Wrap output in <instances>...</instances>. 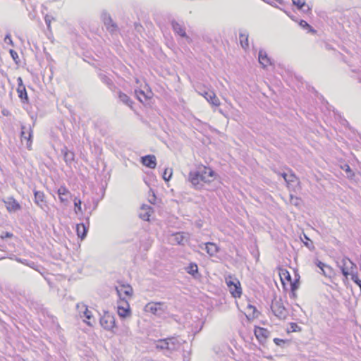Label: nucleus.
<instances>
[{
	"label": "nucleus",
	"mask_w": 361,
	"mask_h": 361,
	"mask_svg": "<svg viewBox=\"0 0 361 361\" xmlns=\"http://www.w3.org/2000/svg\"><path fill=\"white\" fill-rule=\"evenodd\" d=\"M226 283L231 294L233 298H237L241 296L242 288L240 283L236 278H233L231 276H229L228 277L226 278Z\"/></svg>",
	"instance_id": "1"
},
{
	"label": "nucleus",
	"mask_w": 361,
	"mask_h": 361,
	"mask_svg": "<svg viewBox=\"0 0 361 361\" xmlns=\"http://www.w3.org/2000/svg\"><path fill=\"white\" fill-rule=\"evenodd\" d=\"M188 180L192 184L194 188L201 190L204 187L205 177L201 175V171L198 168L196 171H191L188 177Z\"/></svg>",
	"instance_id": "2"
},
{
	"label": "nucleus",
	"mask_w": 361,
	"mask_h": 361,
	"mask_svg": "<svg viewBox=\"0 0 361 361\" xmlns=\"http://www.w3.org/2000/svg\"><path fill=\"white\" fill-rule=\"evenodd\" d=\"M101 326L107 331H113L116 327L114 316L109 312H104V315L100 317Z\"/></svg>",
	"instance_id": "3"
},
{
	"label": "nucleus",
	"mask_w": 361,
	"mask_h": 361,
	"mask_svg": "<svg viewBox=\"0 0 361 361\" xmlns=\"http://www.w3.org/2000/svg\"><path fill=\"white\" fill-rule=\"evenodd\" d=\"M117 313L121 319H126L130 316V307L126 300L121 299L118 302V305L117 306Z\"/></svg>",
	"instance_id": "4"
},
{
	"label": "nucleus",
	"mask_w": 361,
	"mask_h": 361,
	"mask_svg": "<svg viewBox=\"0 0 361 361\" xmlns=\"http://www.w3.org/2000/svg\"><path fill=\"white\" fill-rule=\"evenodd\" d=\"M274 315L280 319H285L288 316V311L280 301H276L271 306Z\"/></svg>",
	"instance_id": "5"
},
{
	"label": "nucleus",
	"mask_w": 361,
	"mask_h": 361,
	"mask_svg": "<svg viewBox=\"0 0 361 361\" xmlns=\"http://www.w3.org/2000/svg\"><path fill=\"white\" fill-rule=\"evenodd\" d=\"M34 192V202L40 207L42 210L47 212L49 209L47 202L45 198L44 192L39 190H33Z\"/></svg>",
	"instance_id": "6"
},
{
	"label": "nucleus",
	"mask_w": 361,
	"mask_h": 361,
	"mask_svg": "<svg viewBox=\"0 0 361 361\" xmlns=\"http://www.w3.org/2000/svg\"><path fill=\"white\" fill-rule=\"evenodd\" d=\"M164 302H151L146 305L145 311L152 313L154 315L160 316L164 313V310L162 306L164 305Z\"/></svg>",
	"instance_id": "7"
},
{
	"label": "nucleus",
	"mask_w": 361,
	"mask_h": 361,
	"mask_svg": "<svg viewBox=\"0 0 361 361\" xmlns=\"http://www.w3.org/2000/svg\"><path fill=\"white\" fill-rule=\"evenodd\" d=\"M337 264L340 268L343 275L345 277H348V276L350 275L349 270L353 267V265L352 261L347 257H344L341 261L338 262Z\"/></svg>",
	"instance_id": "8"
},
{
	"label": "nucleus",
	"mask_w": 361,
	"mask_h": 361,
	"mask_svg": "<svg viewBox=\"0 0 361 361\" xmlns=\"http://www.w3.org/2000/svg\"><path fill=\"white\" fill-rule=\"evenodd\" d=\"M201 171V175L202 177H205V180H203L204 183H211L216 176V173L209 167L202 166L199 167Z\"/></svg>",
	"instance_id": "9"
},
{
	"label": "nucleus",
	"mask_w": 361,
	"mask_h": 361,
	"mask_svg": "<svg viewBox=\"0 0 361 361\" xmlns=\"http://www.w3.org/2000/svg\"><path fill=\"white\" fill-rule=\"evenodd\" d=\"M21 139H25L27 140V147L28 149H30L31 144H32V130L30 126H21V132H20Z\"/></svg>",
	"instance_id": "10"
},
{
	"label": "nucleus",
	"mask_w": 361,
	"mask_h": 361,
	"mask_svg": "<svg viewBox=\"0 0 361 361\" xmlns=\"http://www.w3.org/2000/svg\"><path fill=\"white\" fill-rule=\"evenodd\" d=\"M254 332L255 336L262 344L266 342L267 338L270 335V331L263 327H255Z\"/></svg>",
	"instance_id": "11"
},
{
	"label": "nucleus",
	"mask_w": 361,
	"mask_h": 361,
	"mask_svg": "<svg viewBox=\"0 0 361 361\" xmlns=\"http://www.w3.org/2000/svg\"><path fill=\"white\" fill-rule=\"evenodd\" d=\"M86 224L85 223H80L77 224L76 226V232L78 238H80L81 240H83L86 238L87 233L88 231L89 228V217L86 218Z\"/></svg>",
	"instance_id": "12"
},
{
	"label": "nucleus",
	"mask_w": 361,
	"mask_h": 361,
	"mask_svg": "<svg viewBox=\"0 0 361 361\" xmlns=\"http://www.w3.org/2000/svg\"><path fill=\"white\" fill-rule=\"evenodd\" d=\"M60 202L64 205H68L69 203V197H71L70 191L65 187L61 186L57 191Z\"/></svg>",
	"instance_id": "13"
},
{
	"label": "nucleus",
	"mask_w": 361,
	"mask_h": 361,
	"mask_svg": "<svg viewBox=\"0 0 361 361\" xmlns=\"http://www.w3.org/2000/svg\"><path fill=\"white\" fill-rule=\"evenodd\" d=\"M141 163L149 168V169H155L157 166V159L156 157L153 154H148L141 157Z\"/></svg>",
	"instance_id": "14"
},
{
	"label": "nucleus",
	"mask_w": 361,
	"mask_h": 361,
	"mask_svg": "<svg viewBox=\"0 0 361 361\" xmlns=\"http://www.w3.org/2000/svg\"><path fill=\"white\" fill-rule=\"evenodd\" d=\"M4 202L6 204V209L9 212H15L21 209L18 202L13 197H8Z\"/></svg>",
	"instance_id": "15"
},
{
	"label": "nucleus",
	"mask_w": 361,
	"mask_h": 361,
	"mask_svg": "<svg viewBox=\"0 0 361 361\" xmlns=\"http://www.w3.org/2000/svg\"><path fill=\"white\" fill-rule=\"evenodd\" d=\"M116 97L118 98L119 102L123 103V104L129 106L130 109H133V101L130 98L128 95L126 93L123 92L121 90H118L116 92Z\"/></svg>",
	"instance_id": "16"
},
{
	"label": "nucleus",
	"mask_w": 361,
	"mask_h": 361,
	"mask_svg": "<svg viewBox=\"0 0 361 361\" xmlns=\"http://www.w3.org/2000/svg\"><path fill=\"white\" fill-rule=\"evenodd\" d=\"M202 95L213 106H219L220 105V101L214 92L204 91Z\"/></svg>",
	"instance_id": "17"
},
{
	"label": "nucleus",
	"mask_w": 361,
	"mask_h": 361,
	"mask_svg": "<svg viewBox=\"0 0 361 361\" xmlns=\"http://www.w3.org/2000/svg\"><path fill=\"white\" fill-rule=\"evenodd\" d=\"M171 26L175 33L180 35L181 37L189 38L187 35L184 26L178 22L173 20L171 21Z\"/></svg>",
	"instance_id": "18"
},
{
	"label": "nucleus",
	"mask_w": 361,
	"mask_h": 361,
	"mask_svg": "<svg viewBox=\"0 0 361 361\" xmlns=\"http://www.w3.org/2000/svg\"><path fill=\"white\" fill-rule=\"evenodd\" d=\"M139 216L144 221H149V216L153 212V209L149 205L143 204L140 208Z\"/></svg>",
	"instance_id": "19"
},
{
	"label": "nucleus",
	"mask_w": 361,
	"mask_h": 361,
	"mask_svg": "<svg viewBox=\"0 0 361 361\" xmlns=\"http://www.w3.org/2000/svg\"><path fill=\"white\" fill-rule=\"evenodd\" d=\"M61 152L63 154V159L67 165L71 166L74 161L75 159V154L73 152L70 151L67 149L66 147H65L62 150Z\"/></svg>",
	"instance_id": "20"
},
{
	"label": "nucleus",
	"mask_w": 361,
	"mask_h": 361,
	"mask_svg": "<svg viewBox=\"0 0 361 361\" xmlns=\"http://www.w3.org/2000/svg\"><path fill=\"white\" fill-rule=\"evenodd\" d=\"M98 77L110 90L116 87L113 80L105 73L100 71L98 73Z\"/></svg>",
	"instance_id": "21"
},
{
	"label": "nucleus",
	"mask_w": 361,
	"mask_h": 361,
	"mask_svg": "<svg viewBox=\"0 0 361 361\" xmlns=\"http://www.w3.org/2000/svg\"><path fill=\"white\" fill-rule=\"evenodd\" d=\"M116 292L119 296L120 300L123 299L121 298L122 293L126 295L131 296L133 295V288L130 285H123L121 288H116Z\"/></svg>",
	"instance_id": "22"
},
{
	"label": "nucleus",
	"mask_w": 361,
	"mask_h": 361,
	"mask_svg": "<svg viewBox=\"0 0 361 361\" xmlns=\"http://www.w3.org/2000/svg\"><path fill=\"white\" fill-rule=\"evenodd\" d=\"M259 62L265 68L268 64H271L270 59L268 57L267 54L264 50L261 49L259 51Z\"/></svg>",
	"instance_id": "23"
},
{
	"label": "nucleus",
	"mask_w": 361,
	"mask_h": 361,
	"mask_svg": "<svg viewBox=\"0 0 361 361\" xmlns=\"http://www.w3.org/2000/svg\"><path fill=\"white\" fill-rule=\"evenodd\" d=\"M17 92L18 97L20 99L21 102L24 104L29 103V98L27 96V93L25 87H17Z\"/></svg>",
	"instance_id": "24"
},
{
	"label": "nucleus",
	"mask_w": 361,
	"mask_h": 361,
	"mask_svg": "<svg viewBox=\"0 0 361 361\" xmlns=\"http://www.w3.org/2000/svg\"><path fill=\"white\" fill-rule=\"evenodd\" d=\"M315 264L317 267H318L322 271V273L324 276H330L331 270L329 266L326 265V264L323 263L322 262L318 259L317 260Z\"/></svg>",
	"instance_id": "25"
},
{
	"label": "nucleus",
	"mask_w": 361,
	"mask_h": 361,
	"mask_svg": "<svg viewBox=\"0 0 361 361\" xmlns=\"http://www.w3.org/2000/svg\"><path fill=\"white\" fill-rule=\"evenodd\" d=\"M205 250L210 256H214L219 252V247L214 243H205Z\"/></svg>",
	"instance_id": "26"
},
{
	"label": "nucleus",
	"mask_w": 361,
	"mask_h": 361,
	"mask_svg": "<svg viewBox=\"0 0 361 361\" xmlns=\"http://www.w3.org/2000/svg\"><path fill=\"white\" fill-rule=\"evenodd\" d=\"M185 271L188 274L192 276L194 278H197L198 274V267L196 263L191 262L189 265L185 268Z\"/></svg>",
	"instance_id": "27"
},
{
	"label": "nucleus",
	"mask_w": 361,
	"mask_h": 361,
	"mask_svg": "<svg viewBox=\"0 0 361 361\" xmlns=\"http://www.w3.org/2000/svg\"><path fill=\"white\" fill-rule=\"evenodd\" d=\"M246 310L248 313V314L247 315V317L248 319L257 318L259 314V312L257 310L256 307L250 304L247 305Z\"/></svg>",
	"instance_id": "28"
},
{
	"label": "nucleus",
	"mask_w": 361,
	"mask_h": 361,
	"mask_svg": "<svg viewBox=\"0 0 361 361\" xmlns=\"http://www.w3.org/2000/svg\"><path fill=\"white\" fill-rule=\"evenodd\" d=\"M240 44L242 46V47L245 49H246L247 48H248L249 47V44H248V37H249V35H248V32L245 30L243 31V32H240Z\"/></svg>",
	"instance_id": "29"
},
{
	"label": "nucleus",
	"mask_w": 361,
	"mask_h": 361,
	"mask_svg": "<svg viewBox=\"0 0 361 361\" xmlns=\"http://www.w3.org/2000/svg\"><path fill=\"white\" fill-rule=\"evenodd\" d=\"M135 94L137 95V99L142 103L144 102V100L150 99L152 95V92L151 91L148 93H145V92L142 90H139L138 92L135 90Z\"/></svg>",
	"instance_id": "30"
},
{
	"label": "nucleus",
	"mask_w": 361,
	"mask_h": 361,
	"mask_svg": "<svg viewBox=\"0 0 361 361\" xmlns=\"http://www.w3.org/2000/svg\"><path fill=\"white\" fill-rule=\"evenodd\" d=\"M341 169L346 173L347 178L350 180L354 179L355 174L348 164H344L343 166H341Z\"/></svg>",
	"instance_id": "31"
},
{
	"label": "nucleus",
	"mask_w": 361,
	"mask_h": 361,
	"mask_svg": "<svg viewBox=\"0 0 361 361\" xmlns=\"http://www.w3.org/2000/svg\"><path fill=\"white\" fill-rule=\"evenodd\" d=\"M102 18L106 28L109 27L112 23H114L111 16L106 12H103L102 13Z\"/></svg>",
	"instance_id": "32"
},
{
	"label": "nucleus",
	"mask_w": 361,
	"mask_h": 361,
	"mask_svg": "<svg viewBox=\"0 0 361 361\" xmlns=\"http://www.w3.org/2000/svg\"><path fill=\"white\" fill-rule=\"evenodd\" d=\"M304 238L306 240V241H304L302 238H301V240L303 242L304 245L310 250L313 251L315 249V247L314 245L313 242L310 239V238L304 234Z\"/></svg>",
	"instance_id": "33"
},
{
	"label": "nucleus",
	"mask_w": 361,
	"mask_h": 361,
	"mask_svg": "<svg viewBox=\"0 0 361 361\" xmlns=\"http://www.w3.org/2000/svg\"><path fill=\"white\" fill-rule=\"evenodd\" d=\"M299 25L304 29L307 30V32L315 33L316 30L305 20H300Z\"/></svg>",
	"instance_id": "34"
},
{
	"label": "nucleus",
	"mask_w": 361,
	"mask_h": 361,
	"mask_svg": "<svg viewBox=\"0 0 361 361\" xmlns=\"http://www.w3.org/2000/svg\"><path fill=\"white\" fill-rule=\"evenodd\" d=\"M293 4L295 5L298 9L302 10L304 6H307V11L310 10V7L306 5L305 1H302L301 0H292Z\"/></svg>",
	"instance_id": "35"
},
{
	"label": "nucleus",
	"mask_w": 361,
	"mask_h": 361,
	"mask_svg": "<svg viewBox=\"0 0 361 361\" xmlns=\"http://www.w3.org/2000/svg\"><path fill=\"white\" fill-rule=\"evenodd\" d=\"M172 174H173V170L172 169H166L162 174V178L163 179L166 181V182H168L170 180V179L172 177Z\"/></svg>",
	"instance_id": "36"
},
{
	"label": "nucleus",
	"mask_w": 361,
	"mask_h": 361,
	"mask_svg": "<svg viewBox=\"0 0 361 361\" xmlns=\"http://www.w3.org/2000/svg\"><path fill=\"white\" fill-rule=\"evenodd\" d=\"M157 349L160 350H167L169 348V345H167V341L165 338L159 339L158 341V343L156 345Z\"/></svg>",
	"instance_id": "37"
},
{
	"label": "nucleus",
	"mask_w": 361,
	"mask_h": 361,
	"mask_svg": "<svg viewBox=\"0 0 361 361\" xmlns=\"http://www.w3.org/2000/svg\"><path fill=\"white\" fill-rule=\"evenodd\" d=\"M301 202V199L290 194V203L294 206L299 207Z\"/></svg>",
	"instance_id": "38"
},
{
	"label": "nucleus",
	"mask_w": 361,
	"mask_h": 361,
	"mask_svg": "<svg viewBox=\"0 0 361 361\" xmlns=\"http://www.w3.org/2000/svg\"><path fill=\"white\" fill-rule=\"evenodd\" d=\"M299 279H300V276H298V278L295 279L294 281H291V282H290L291 292H295L298 289Z\"/></svg>",
	"instance_id": "39"
},
{
	"label": "nucleus",
	"mask_w": 361,
	"mask_h": 361,
	"mask_svg": "<svg viewBox=\"0 0 361 361\" xmlns=\"http://www.w3.org/2000/svg\"><path fill=\"white\" fill-rule=\"evenodd\" d=\"M106 30L111 34H116L118 31V25L116 23H112L109 27H106Z\"/></svg>",
	"instance_id": "40"
},
{
	"label": "nucleus",
	"mask_w": 361,
	"mask_h": 361,
	"mask_svg": "<svg viewBox=\"0 0 361 361\" xmlns=\"http://www.w3.org/2000/svg\"><path fill=\"white\" fill-rule=\"evenodd\" d=\"M81 204H82V202L80 199H78V197H75L74 199V206H75V212L76 214H78L79 212H82V208H81Z\"/></svg>",
	"instance_id": "41"
},
{
	"label": "nucleus",
	"mask_w": 361,
	"mask_h": 361,
	"mask_svg": "<svg viewBox=\"0 0 361 361\" xmlns=\"http://www.w3.org/2000/svg\"><path fill=\"white\" fill-rule=\"evenodd\" d=\"M175 240L180 245H184L187 241V239L179 233L176 234Z\"/></svg>",
	"instance_id": "42"
},
{
	"label": "nucleus",
	"mask_w": 361,
	"mask_h": 361,
	"mask_svg": "<svg viewBox=\"0 0 361 361\" xmlns=\"http://www.w3.org/2000/svg\"><path fill=\"white\" fill-rule=\"evenodd\" d=\"M169 341L173 345V347L175 350L178 349V347L180 346V343L178 342V340L176 337H169Z\"/></svg>",
	"instance_id": "43"
},
{
	"label": "nucleus",
	"mask_w": 361,
	"mask_h": 361,
	"mask_svg": "<svg viewBox=\"0 0 361 361\" xmlns=\"http://www.w3.org/2000/svg\"><path fill=\"white\" fill-rule=\"evenodd\" d=\"M274 343L276 345L283 347L285 343L288 342V340H283V339L278 338H275L274 339Z\"/></svg>",
	"instance_id": "44"
},
{
	"label": "nucleus",
	"mask_w": 361,
	"mask_h": 361,
	"mask_svg": "<svg viewBox=\"0 0 361 361\" xmlns=\"http://www.w3.org/2000/svg\"><path fill=\"white\" fill-rule=\"evenodd\" d=\"M339 117H340V118H339L340 123L342 126H345V127L348 128L350 130H351L352 128L350 126L348 121L345 118H343L341 116Z\"/></svg>",
	"instance_id": "45"
},
{
	"label": "nucleus",
	"mask_w": 361,
	"mask_h": 361,
	"mask_svg": "<svg viewBox=\"0 0 361 361\" xmlns=\"http://www.w3.org/2000/svg\"><path fill=\"white\" fill-rule=\"evenodd\" d=\"M9 53H10L11 58L13 59V61L16 62V63L18 64V61H17V59H18V53L13 49H10Z\"/></svg>",
	"instance_id": "46"
},
{
	"label": "nucleus",
	"mask_w": 361,
	"mask_h": 361,
	"mask_svg": "<svg viewBox=\"0 0 361 361\" xmlns=\"http://www.w3.org/2000/svg\"><path fill=\"white\" fill-rule=\"evenodd\" d=\"M291 331L296 332L301 331V327L299 326L296 323L292 322L290 324Z\"/></svg>",
	"instance_id": "47"
},
{
	"label": "nucleus",
	"mask_w": 361,
	"mask_h": 361,
	"mask_svg": "<svg viewBox=\"0 0 361 361\" xmlns=\"http://www.w3.org/2000/svg\"><path fill=\"white\" fill-rule=\"evenodd\" d=\"M298 180L296 176L294 174V173H290L289 176L288 175V181L286 182V183L288 185H289L290 183L292 182H295Z\"/></svg>",
	"instance_id": "48"
},
{
	"label": "nucleus",
	"mask_w": 361,
	"mask_h": 361,
	"mask_svg": "<svg viewBox=\"0 0 361 361\" xmlns=\"http://www.w3.org/2000/svg\"><path fill=\"white\" fill-rule=\"evenodd\" d=\"M351 279L357 285L361 283V280L359 279L356 273L351 274Z\"/></svg>",
	"instance_id": "49"
},
{
	"label": "nucleus",
	"mask_w": 361,
	"mask_h": 361,
	"mask_svg": "<svg viewBox=\"0 0 361 361\" xmlns=\"http://www.w3.org/2000/svg\"><path fill=\"white\" fill-rule=\"evenodd\" d=\"M282 275L284 276V278L288 281L291 282L292 278L290 275L289 272L287 270H283L282 272Z\"/></svg>",
	"instance_id": "50"
},
{
	"label": "nucleus",
	"mask_w": 361,
	"mask_h": 361,
	"mask_svg": "<svg viewBox=\"0 0 361 361\" xmlns=\"http://www.w3.org/2000/svg\"><path fill=\"white\" fill-rule=\"evenodd\" d=\"M4 42L6 44H9L11 46H13V42L12 41L11 37L10 34H7L4 37Z\"/></svg>",
	"instance_id": "51"
},
{
	"label": "nucleus",
	"mask_w": 361,
	"mask_h": 361,
	"mask_svg": "<svg viewBox=\"0 0 361 361\" xmlns=\"http://www.w3.org/2000/svg\"><path fill=\"white\" fill-rule=\"evenodd\" d=\"M84 316L87 319H90L92 317V312L89 310L87 307L85 308V310L84 312Z\"/></svg>",
	"instance_id": "52"
},
{
	"label": "nucleus",
	"mask_w": 361,
	"mask_h": 361,
	"mask_svg": "<svg viewBox=\"0 0 361 361\" xmlns=\"http://www.w3.org/2000/svg\"><path fill=\"white\" fill-rule=\"evenodd\" d=\"M167 341V345H169V348H167V350L171 352V351H173L175 350L173 347V345L171 343V342L169 341V338H165Z\"/></svg>",
	"instance_id": "53"
},
{
	"label": "nucleus",
	"mask_w": 361,
	"mask_h": 361,
	"mask_svg": "<svg viewBox=\"0 0 361 361\" xmlns=\"http://www.w3.org/2000/svg\"><path fill=\"white\" fill-rule=\"evenodd\" d=\"M13 236V234L9 232H6L1 234V238L4 239L6 238H11Z\"/></svg>",
	"instance_id": "54"
},
{
	"label": "nucleus",
	"mask_w": 361,
	"mask_h": 361,
	"mask_svg": "<svg viewBox=\"0 0 361 361\" xmlns=\"http://www.w3.org/2000/svg\"><path fill=\"white\" fill-rule=\"evenodd\" d=\"M44 20H45V23H46V25H47V27L49 28L50 27V25H51V19H50V17L49 16H46L45 18H44Z\"/></svg>",
	"instance_id": "55"
},
{
	"label": "nucleus",
	"mask_w": 361,
	"mask_h": 361,
	"mask_svg": "<svg viewBox=\"0 0 361 361\" xmlns=\"http://www.w3.org/2000/svg\"><path fill=\"white\" fill-rule=\"evenodd\" d=\"M17 82H18V87H25V85H23V79H22L21 77H18V78Z\"/></svg>",
	"instance_id": "56"
},
{
	"label": "nucleus",
	"mask_w": 361,
	"mask_h": 361,
	"mask_svg": "<svg viewBox=\"0 0 361 361\" xmlns=\"http://www.w3.org/2000/svg\"><path fill=\"white\" fill-rule=\"evenodd\" d=\"M279 174L283 177V178L284 179V180H285L286 182H287V181H288V180H288V174H287L286 173H285V172H283V173H279Z\"/></svg>",
	"instance_id": "57"
},
{
	"label": "nucleus",
	"mask_w": 361,
	"mask_h": 361,
	"mask_svg": "<svg viewBox=\"0 0 361 361\" xmlns=\"http://www.w3.org/2000/svg\"><path fill=\"white\" fill-rule=\"evenodd\" d=\"M2 114H3V115H4V116H8V114H9V112H8V110H3V111H2Z\"/></svg>",
	"instance_id": "58"
},
{
	"label": "nucleus",
	"mask_w": 361,
	"mask_h": 361,
	"mask_svg": "<svg viewBox=\"0 0 361 361\" xmlns=\"http://www.w3.org/2000/svg\"><path fill=\"white\" fill-rule=\"evenodd\" d=\"M296 297L295 292H291L290 293V298H295Z\"/></svg>",
	"instance_id": "59"
},
{
	"label": "nucleus",
	"mask_w": 361,
	"mask_h": 361,
	"mask_svg": "<svg viewBox=\"0 0 361 361\" xmlns=\"http://www.w3.org/2000/svg\"><path fill=\"white\" fill-rule=\"evenodd\" d=\"M325 271H326V273H329V269H325Z\"/></svg>",
	"instance_id": "60"
},
{
	"label": "nucleus",
	"mask_w": 361,
	"mask_h": 361,
	"mask_svg": "<svg viewBox=\"0 0 361 361\" xmlns=\"http://www.w3.org/2000/svg\"><path fill=\"white\" fill-rule=\"evenodd\" d=\"M4 257H0V260L4 259Z\"/></svg>",
	"instance_id": "61"
}]
</instances>
